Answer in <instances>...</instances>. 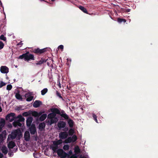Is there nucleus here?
<instances>
[{
    "instance_id": "338daca9",
    "label": "nucleus",
    "mask_w": 158,
    "mask_h": 158,
    "mask_svg": "<svg viewBox=\"0 0 158 158\" xmlns=\"http://www.w3.org/2000/svg\"><path fill=\"white\" fill-rule=\"evenodd\" d=\"M2 5V3H1V2H0V5Z\"/></svg>"
},
{
    "instance_id": "473e14b6",
    "label": "nucleus",
    "mask_w": 158,
    "mask_h": 158,
    "mask_svg": "<svg viewBox=\"0 0 158 158\" xmlns=\"http://www.w3.org/2000/svg\"><path fill=\"white\" fill-rule=\"evenodd\" d=\"M48 89L47 88H44L41 91V94L42 95H44L48 92Z\"/></svg>"
},
{
    "instance_id": "864d4df0",
    "label": "nucleus",
    "mask_w": 158,
    "mask_h": 158,
    "mask_svg": "<svg viewBox=\"0 0 158 158\" xmlns=\"http://www.w3.org/2000/svg\"><path fill=\"white\" fill-rule=\"evenodd\" d=\"M60 112V114H64L65 113V112L63 110H62Z\"/></svg>"
},
{
    "instance_id": "20e7f679",
    "label": "nucleus",
    "mask_w": 158,
    "mask_h": 158,
    "mask_svg": "<svg viewBox=\"0 0 158 158\" xmlns=\"http://www.w3.org/2000/svg\"><path fill=\"white\" fill-rule=\"evenodd\" d=\"M46 51V48L40 49L39 48H35L32 49V52L37 55H40L44 53Z\"/></svg>"
},
{
    "instance_id": "680f3d73",
    "label": "nucleus",
    "mask_w": 158,
    "mask_h": 158,
    "mask_svg": "<svg viewBox=\"0 0 158 158\" xmlns=\"http://www.w3.org/2000/svg\"><path fill=\"white\" fill-rule=\"evenodd\" d=\"M41 1H44V2H46V1H45L44 0H40Z\"/></svg>"
},
{
    "instance_id": "4d7b16f0",
    "label": "nucleus",
    "mask_w": 158,
    "mask_h": 158,
    "mask_svg": "<svg viewBox=\"0 0 158 158\" xmlns=\"http://www.w3.org/2000/svg\"><path fill=\"white\" fill-rule=\"evenodd\" d=\"M69 155H71L72 154V150H70L69 151Z\"/></svg>"
},
{
    "instance_id": "e2e57ef3",
    "label": "nucleus",
    "mask_w": 158,
    "mask_h": 158,
    "mask_svg": "<svg viewBox=\"0 0 158 158\" xmlns=\"http://www.w3.org/2000/svg\"><path fill=\"white\" fill-rule=\"evenodd\" d=\"M52 1L54 2L55 1V0H51Z\"/></svg>"
},
{
    "instance_id": "8fccbe9b",
    "label": "nucleus",
    "mask_w": 158,
    "mask_h": 158,
    "mask_svg": "<svg viewBox=\"0 0 158 158\" xmlns=\"http://www.w3.org/2000/svg\"><path fill=\"white\" fill-rule=\"evenodd\" d=\"M70 158H77V156L75 155H73Z\"/></svg>"
},
{
    "instance_id": "4c0bfd02",
    "label": "nucleus",
    "mask_w": 158,
    "mask_h": 158,
    "mask_svg": "<svg viewBox=\"0 0 158 158\" xmlns=\"http://www.w3.org/2000/svg\"><path fill=\"white\" fill-rule=\"evenodd\" d=\"M92 116L93 118L95 120V121L97 123H98V120L97 119V116L94 113L92 114Z\"/></svg>"
},
{
    "instance_id": "5fc2aeb1",
    "label": "nucleus",
    "mask_w": 158,
    "mask_h": 158,
    "mask_svg": "<svg viewBox=\"0 0 158 158\" xmlns=\"http://www.w3.org/2000/svg\"><path fill=\"white\" fill-rule=\"evenodd\" d=\"M3 156V154L0 152V158H2Z\"/></svg>"
},
{
    "instance_id": "c85d7f7f",
    "label": "nucleus",
    "mask_w": 158,
    "mask_h": 158,
    "mask_svg": "<svg viewBox=\"0 0 158 158\" xmlns=\"http://www.w3.org/2000/svg\"><path fill=\"white\" fill-rule=\"evenodd\" d=\"M31 114V111H29L27 112H25L23 113V115L25 117H27L29 115H30Z\"/></svg>"
},
{
    "instance_id": "aec40b11",
    "label": "nucleus",
    "mask_w": 158,
    "mask_h": 158,
    "mask_svg": "<svg viewBox=\"0 0 158 158\" xmlns=\"http://www.w3.org/2000/svg\"><path fill=\"white\" fill-rule=\"evenodd\" d=\"M47 114H42L39 118V120L41 121H44L47 118Z\"/></svg>"
},
{
    "instance_id": "5701e85b",
    "label": "nucleus",
    "mask_w": 158,
    "mask_h": 158,
    "mask_svg": "<svg viewBox=\"0 0 158 158\" xmlns=\"http://www.w3.org/2000/svg\"><path fill=\"white\" fill-rule=\"evenodd\" d=\"M79 8L84 13L86 14H88V12L86 9L84 7L81 6H79Z\"/></svg>"
},
{
    "instance_id": "49530a36",
    "label": "nucleus",
    "mask_w": 158,
    "mask_h": 158,
    "mask_svg": "<svg viewBox=\"0 0 158 158\" xmlns=\"http://www.w3.org/2000/svg\"><path fill=\"white\" fill-rule=\"evenodd\" d=\"M58 48L63 50L64 48V46L63 45H60V46H59Z\"/></svg>"
},
{
    "instance_id": "052dcab7",
    "label": "nucleus",
    "mask_w": 158,
    "mask_h": 158,
    "mask_svg": "<svg viewBox=\"0 0 158 158\" xmlns=\"http://www.w3.org/2000/svg\"><path fill=\"white\" fill-rule=\"evenodd\" d=\"M33 156H34V157H35V153H33Z\"/></svg>"
},
{
    "instance_id": "9b49d317",
    "label": "nucleus",
    "mask_w": 158,
    "mask_h": 158,
    "mask_svg": "<svg viewBox=\"0 0 158 158\" xmlns=\"http://www.w3.org/2000/svg\"><path fill=\"white\" fill-rule=\"evenodd\" d=\"M66 125L65 122L63 121H60L57 124L58 127L60 129L64 128L65 127Z\"/></svg>"
},
{
    "instance_id": "b1692460",
    "label": "nucleus",
    "mask_w": 158,
    "mask_h": 158,
    "mask_svg": "<svg viewBox=\"0 0 158 158\" xmlns=\"http://www.w3.org/2000/svg\"><path fill=\"white\" fill-rule=\"evenodd\" d=\"M72 142L71 137H69L66 139L64 140V143H70Z\"/></svg>"
},
{
    "instance_id": "a18cd8bd",
    "label": "nucleus",
    "mask_w": 158,
    "mask_h": 158,
    "mask_svg": "<svg viewBox=\"0 0 158 158\" xmlns=\"http://www.w3.org/2000/svg\"><path fill=\"white\" fill-rule=\"evenodd\" d=\"M0 122L2 124L4 125L5 123V121L4 119H3V118H2Z\"/></svg>"
},
{
    "instance_id": "58836bf2",
    "label": "nucleus",
    "mask_w": 158,
    "mask_h": 158,
    "mask_svg": "<svg viewBox=\"0 0 158 158\" xmlns=\"http://www.w3.org/2000/svg\"><path fill=\"white\" fill-rule=\"evenodd\" d=\"M56 95L59 98L63 99V98L61 96V94L60 92H59L57 90L56 91Z\"/></svg>"
},
{
    "instance_id": "09e8293b",
    "label": "nucleus",
    "mask_w": 158,
    "mask_h": 158,
    "mask_svg": "<svg viewBox=\"0 0 158 158\" xmlns=\"http://www.w3.org/2000/svg\"><path fill=\"white\" fill-rule=\"evenodd\" d=\"M69 130L68 127H65L64 128L63 130L64 131H68Z\"/></svg>"
},
{
    "instance_id": "f8f14e48",
    "label": "nucleus",
    "mask_w": 158,
    "mask_h": 158,
    "mask_svg": "<svg viewBox=\"0 0 158 158\" xmlns=\"http://www.w3.org/2000/svg\"><path fill=\"white\" fill-rule=\"evenodd\" d=\"M33 121V118L32 117H28L26 120V125L27 127H30Z\"/></svg>"
},
{
    "instance_id": "6ab92c4d",
    "label": "nucleus",
    "mask_w": 158,
    "mask_h": 158,
    "mask_svg": "<svg viewBox=\"0 0 158 158\" xmlns=\"http://www.w3.org/2000/svg\"><path fill=\"white\" fill-rule=\"evenodd\" d=\"M51 148L54 152L56 153L58 149V146L56 145L53 144L51 146Z\"/></svg>"
},
{
    "instance_id": "ddd939ff",
    "label": "nucleus",
    "mask_w": 158,
    "mask_h": 158,
    "mask_svg": "<svg viewBox=\"0 0 158 158\" xmlns=\"http://www.w3.org/2000/svg\"><path fill=\"white\" fill-rule=\"evenodd\" d=\"M42 104V102L41 101L39 100H36L33 103V106L35 108H37Z\"/></svg>"
},
{
    "instance_id": "69168bd1",
    "label": "nucleus",
    "mask_w": 158,
    "mask_h": 158,
    "mask_svg": "<svg viewBox=\"0 0 158 158\" xmlns=\"http://www.w3.org/2000/svg\"><path fill=\"white\" fill-rule=\"evenodd\" d=\"M1 129H1V128H0V131H1Z\"/></svg>"
},
{
    "instance_id": "0e129e2a",
    "label": "nucleus",
    "mask_w": 158,
    "mask_h": 158,
    "mask_svg": "<svg viewBox=\"0 0 158 158\" xmlns=\"http://www.w3.org/2000/svg\"><path fill=\"white\" fill-rule=\"evenodd\" d=\"M47 64L48 65H49V63L48 62L47 63Z\"/></svg>"
},
{
    "instance_id": "a878e982",
    "label": "nucleus",
    "mask_w": 158,
    "mask_h": 158,
    "mask_svg": "<svg viewBox=\"0 0 158 158\" xmlns=\"http://www.w3.org/2000/svg\"><path fill=\"white\" fill-rule=\"evenodd\" d=\"M64 152L62 149H59L57 150L56 153H57L58 155L59 156H60L61 155L63 154Z\"/></svg>"
},
{
    "instance_id": "7c9ffc66",
    "label": "nucleus",
    "mask_w": 158,
    "mask_h": 158,
    "mask_svg": "<svg viewBox=\"0 0 158 158\" xmlns=\"http://www.w3.org/2000/svg\"><path fill=\"white\" fill-rule=\"evenodd\" d=\"M62 117L64 118L65 119H68L69 118V117L68 115H67L65 113L64 114H59Z\"/></svg>"
},
{
    "instance_id": "2eb2a0df",
    "label": "nucleus",
    "mask_w": 158,
    "mask_h": 158,
    "mask_svg": "<svg viewBox=\"0 0 158 158\" xmlns=\"http://www.w3.org/2000/svg\"><path fill=\"white\" fill-rule=\"evenodd\" d=\"M15 146V142L13 141H11L9 142L7 146L9 149L13 148Z\"/></svg>"
},
{
    "instance_id": "2f4dec72",
    "label": "nucleus",
    "mask_w": 158,
    "mask_h": 158,
    "mask_svg": "<svg viewBox=\"0 0 158 158\" xmlns=\"http://www.w3.org/2000/svg\"><path fill=\"white\" fill-rule=\"evenodd\" d=\"M74 132V130L72 128L70 129L68 132V134L69 135L72 136Z\"/></svg>"
},
{
    "instance_id": "4be33fe9",
    "label": "nucleus",
    "mask_w": 158,
    "mask_h": 158,
    "mask_svg": "<svg viewBox=\"0 0 158 158\" xmlns=\"http://www.w3.org/2000/svg\"><path fill=\"white\" fill-rule=\"evenodd\" d=\"M16 118H18L19 119L17 120L19 121L20 122H24L25 120V118L23 117L21 115H19Z\"/></svg>"
},
{
    "instance_id": "cd10ccee",
    "label": "nucleus",
    "mask_w": 158,
    "mask_h": 158,
    "mask_svg": "<svg viewBox=\"0 0 158 158\" xmlns=\"http://www.w3.org/2000/svg\"><path fill=\"white\" fill-rule=\"evenodd\" d=\"M2 152L4 154H6L8 152L7 148L6 147H2Z\"/></svg>"
},
{
    "instance_id": "412c9836",
    "label": "nucleus",
    "mask_w": 158,
    "mask_h": 158,
    "mask_svg": "<svg viewBox=\"0 0 158 158\" xmlns=\"http://www.w3.org/2000/svg\"><path fill=\"white\" fill-rule=\"evenodd\" d=\"M62 143V141L61 139H60L56 141H54L53 142V144L56 145L58 146V145L61 144Z\"/></svg>"
},
{
    "instance_id": "0eeeda50",
    "label": "nucleus",
    "mask_w": 158,
    "mask_h": 158,
    "mask_svg": "<svg viewBox=\"0 0 158 158\" xmlns=\"http://www.w3.org/2000/svg\"><path fill=\"white\" fill-rule=\"evenodd\" d=\"M29 129L31 135H34L36 133V129L35 124H32L31 126L29 127Z\"/></svg>"
},
{
    "instance_id": "6e6d98bb",
    "label": "nucleus",
    "mask_w": 158,
    "mask_h": 158,
    "mask_svg": "<svg viewBox=\"0 0 158 158\" xmlns=\"http://www.w3.org/2000/svg\"><path fill=\"white\" fill-rule=\"evenodd\" d=\"M131 10L129 9H127L126 10V12H130V11Z\"/></svg>"
},
{
    "instance_id": "393cba45",
    "label": "nucleus",
    "mask_w": 158,
    "mask_h": 158,
    "mask_svg": "<svg viewBox=\"0 0 158 158\" xmlns=\"http://www.w3.org/2000/svg\"><path fill=\"white\" fill-rule=\"evenodd\" d=\"M15 97L17 99L22 101L23 98L22 96L19 94V93H16L15 94Z\"/></svg>"
},
{
    "instance_id": "bb28decb",
    "label": "nucleus",
    "mask_w": 158,
    "mask_h": 158,
    "mask_svg": "<svg viewBox=\"0 0 158 158\" xmlns=\"http://www.w3.org/2000/svg\"><path fill=\"white\" fill-rule=\"evenodd\" d=\"M74 152L76 154H77L80 153V149L78 146H77L75 148Z\"/></svg>"
},
{
    "instance_id": "f257e3e1",
    "label": "nucleus",
    "mask_w": 158,
    "mask_h": 158,
    "mask_svg": "<svg viewBox=\"0 0 158 158\" xmlns=\"http://www.w3.org/2000/svg\"><path fill=\"white\" fill-rule=\"evenodd\" d=\"M19 58L21 59H23L25 61H29L31 60H35V57L33 54L30 53L29 52L23 54L19 56Z\"/></svg>"
},
{
    "instance_id": "dca6fc26",
    "label": "nucleus",
    "mask_w": 158,
    "mask_h": 158,
    "mask_svg": "<svg viewBox=\"0 0 158 158\" xmlns=\"http://www.w3.org/2000/svg\"><path fill=\"white\" fill-rule=\"evenodd\" d=\"M13 125L15 127H16L17 126L19 127H21L22 124L20 123V122H19V121L16 120L14 121L13 123Z\"/></svg>"
},
{
    "instance_id": "de8ad7c7",
    "label": "nucleus",
    "mask_w": 158,
    "mask_h": 158,
    "mask_svg": "<svg viewBox=\"0 0 158 158\" xmlns=\"http://www.w3.org/2000/svg\"><path fill=\"white\" fill-rule=\"evenodd\" d=\"M44 113V112L40 111L39 113H38V117H39L40 116H41L42 114H43V113Z\"/></svg>"
},
{
    "instance_id": "7ed1b4c3",
    "label": "nucleus",
    "mask_w": 158,
    "mask_h": 158,
    "mask_svg": "<svg viewBox=\"0 0 158 158\" xmlns=\"http://www.w3.org/2000/svg\"><path fill=\"white\" fill-rule=\"evenodd\" d=\"M15 114L13 113H11L8 114L6 116V120H8L10 122H12L16 117L15 116Z\"/></svg>"
},
{
    "instance_id": "c756f323",
    "label": "nucleus",
    "mask_w": 158,
    "mask_h": 158,
    "mask_svg": "<svg viewBox=\"0 0 158 158\" xmlns=\"http://www.w3.org/2000/svg\"><path fill=\"white\" fill-rule=\"evenodd\" d=\"M31 114L32 115L35 117H38V112L36 111H31Z\"/></svg>"
},
{
    "instance_id": "bf43d9fd",
    "label": "nucleus",
    "mask_w": 158,
    "mask_h": 158,
    "mask_svg": "<svg viewBox=\"0 0 158 158\" xmlns=\"http://www.w3.org/2000/svg\"><path fill=\"white\" fill-rule=\"evenodd\" d=\"M2 109L1 106H0V112L2 111Z\"/></svg>"
},
{
    "instance_id": "ea45409f",
    "label": "nucleus",
    "mask_w": 158,
    "mask_h": 158,
    "mask_svg": "<svg viewBox=\"0 0 158 158\" xmlns=\"http://www.w3.org/2000/svg\"><path fill=\"white\" fill-rule=\"evenodd\" d=\"M0 39L3 41H6V38L3 35H2L0 36Z\"/></svg>"
},
{
    "instance_id": "13d9d810",
    "label": "nucleus",
    "mask_w": 158,
    "mask_h": 158,
    "mask_svg": "<svg viewBox=\"0 0 158 158\" xmlns=\"http://www.w3.org/2000/svg\"><path fill=\"white\" fill-rule=\"evenodd\" d=\"M79 158H86L85 157V156H82L81 155L80 157H79Z\"/></svg>"
},
{
    "instance_id": "603ef678",
    "label": "nucleus",
    "mask_w": 158,
    "mask_h": 158,
    "mask_svg": "<svg viewBox=\"0 0 158 158\" xmlns=\"http://www.w3.org/2000/svg\"><path fill=\"white\" fill-rule=\"evenodd\" d=\"M57 83H58V85L59 86V88H60L61 87L60 84V81H59Z\"/></svg>"
},
{
    "instance_id": "423d86ee",
    "label": "nucleus",
    "mask_w": 158,
    "mask_h": 158,
    "mask_svg": "<svg viewBox=\"0 0 158 158\" xmlns=\"http://www.w3.org/2000/svg\"><path fill=\"white\" fill-rule=\"evenodd\" d=\"M68 136V133L66 131L61 132L59 134V138L61 139H66Z\"/></svg>"
},
{
    "instance_id": "a19ab883",
    "label": "nucleus",
    "mask_w": 158,
    "mask_h": 158,
    "mask_svg": "<svg viewBox=\"0 0 158 158\" xmlns=\"http://www.w3.org/2000/svg\"><path fill=\"white\" fill-rule=\"evenodd\" d=\"M12 86L11 85H7L6 89L7 90H10L12 88Z\"/></svg>"
},
{
    "instance_id": "f704fd0d",
    "label": "nucleus",
    "mask_w": 158,
    "mask_h": 158,
    "mask_svg": "<svg viewBox=\"0 0 158 158\" xmlns=\"http://www.w3.org/2000/svg\"><path fill=\"white\" fill-rule=\"evenodd\" d=\"M67 156H69V155L65 152H64V153H63V154L61 155L60 157L62 158H65Z\"/></svg>"
},
{
    "instance_id": "a211bd4d",
    "label": "nucleus",
    "mask_w": 158,
    "mask_h": 158,
    "mask_svg": "<svg viewBox=\"0 0 158 158\" xmlns=\"http://www.w3.org/2000/svg\"><path fill=\"white\" fill-rule=\"evenodd\" d=\"M67 122L69 127L70 128H72L73 127L74 123V122L73 120L70 118H69L68 119Z\"/></svg>"
},
{
    "instance_id": "c9c22d12",
    "label": "nucleus",
    "mask_w": 158,
    "mask_h": 158,
    "mask_svg": "<svg viewBox=\"0 0 158 158\" xmlns=\"http://www.w3.org/2000/svg\"><path fill=\"white\" fill-rule=\"evenodd\" d=\"M117 21L119 23H121L123 22L125 23L126 21V20L125 19L121 18H118V19Z\"/></svg>"
},
{
    "instance_id": "39448f33",
    "label": "nucleus",
    "mask_w": 158,
    "mask_h": 158,
    "mask_svg": "<svg viewBox=\"0 0 158 158\" xmlns=\"http://www.w3.org/2000/svg\"><path fill=\"white\" fill-rule=\"evenodd\" d=\"M48 57H43L41 58V59L40 60L37 62L36 63V65H41L44 63L46 62L48 60Z\"/></svg>"
},
{
    "instance_id": "9d476101",
    "label": "nucleus",
    "mask_w": 158,
    "mask_h": 158,
    "mask_svg": "<svg viewBox=\"0 0 158 158\" xmlns=\"http://www.w3.org/2000/svg\"><path fill=\"white\" fill-rule=\"evenodd\" d=\"M25 97L26 98H27L26 101L27 102L31 101L34 98L33 96H31V94L30 93H26L25 95Z\"/></svg>"
},
{
    "instance_id": "72a5a7b5",
    "label": "nucleus",
    "mask_w": 158,
    "mask_h": 158,
    "mask_svg": "<svg viewBox=\"0 0 158 158\" xmlns=\"http://www.w3.org/2000/svg\"><path fill=\"white\" fill-rule=\"evenodd\" d=\"M71 138L72 142H75L77 139V136L76 135H73L71 137Z\"/></svg>"
},
{
    "instance_id": "3c124183",
    "label": "nucleus",
    "mask_w": 158,
    "mask_h": 158,
    "mask_svg": "<svg viewBox=\"0 0 158 158\" xmlns=\"http://www.w3.org/2000/svg\"><path fill=\"white\" fill-rule=\"evenodd\" d=\"M23 44V43H22V41H21L18 44V45H22Z\"/></svg>"
},
{
    "instance_id": "f03ea898",
    "label": "nucleus",
    "mask_w": 158,
    "mask_h": 158,
    "mask_svg": "<svg viewBox=\"0 0 158 158\" xmlns=\"http://www.w3.org/2000/svg\"><path fill=\"white\" fill-rule=\"evenodd\" d=\"M51 111L52 113L48 115V118L51 119L56 117V114H60V111L57 108H52L51 109Z\"/></svg>"
},
{
    "instance_id": "37998d69",
    "label": "nucleus",
    "mask_w": 158,
    "mask_h": 158,
    "mask_svg": "<svg viewBox=\"0 0 158 158\" xmlns=\"http://www.w3.org/2000/svg\"><path fill=\"white\" fill-rule=\"evenodd\" d=\"M6 84L3 81H1L0 83V88H2V87L5 86Z\"/></svg>"
},
{
    "instance_id": "6e6552de",
    "label": "nucleus",
    "mask_w": 158,
    "mask_h": 158,
    "mask_svg": "<svg viewBox=\"0 0 158 158\" xmlns=\"http://www.w3.org/2000/svg\"><path fill=\"white\" fill-rule=\"evenodd\" d=\"M50 119V120H48L47 122L48 125H51L53 123H56L58 121V119L57 117H55Z\"/></svg>"
},
{
    "instance_id": "f3484780",
    "label": "nucleus",
    "mask_w": 158,
    "mask_h": 158,
    "mask_svg": "<svg viewBox=\"0 0 158 158\" xmlns=\"http://www.w3.org/2000/svg\"><path fill=\"white\" fill-rule=\"evenodd\" d=\"M45 127V124L44 122L41 123L39 124V129L41 131H43Z\"/></svg>"
},
{
    "instance_id": "e433bc0d",
    "label": "nucleus",
    "mask_w": 158,
    "mask_h": 158,
    "mask_svg": "<svg viewBox=\"0 0 158 158\" xmlns=\"http://www.w3.org/2000/svg\"><path fill=\"white\" fill-rule=\"evenodd\" d=\"M63 149L65 150H69V147L68 145H64L63 147Z\"/></svg>"
},
{
    "instance_id": "79ce46f5",
    "label": "nucleus",
    "mask_w": 158,
    "mask_h": 158,
    "mask_svg": "<svg viewBox=\"0 0 158 158\" xmlns=\"http://www.w3.org/2000/svg\"><path fill=\"white\" fill-rule=\"evenodd\" d=\"M4 46V44L1 41H0V49H2Z\"/></svg>"
},
{
    "instance_id": "c03bdc74",
    "label": "nucleus",
    "mask_w": 158,
    "mask_h": 158,
    "mask_svg": "<svg viewBox=\"0 0 158 158\" xmlns=\"http://www.w3.org/2000/svg\"><path fill=\"white\" fill-rule=\"evenodd\" d=\"M17 135L15 134H14L13 135H10L12 139H15Z\"/></svg>"
},
{
    "instance_id": "4468645a",
    "label": "nucleus",
    "mask_w": 158,
    "mask_h": 158,
    "mask_svg": "<svg viewBox=\"0 0 158 158\" xmlns=\"http://www.w3.org/2000/svg\"><path fill=\"white\" fill-rule=\"evenodd\" d=\"M24 138L26 141H28L30 139V135L29 132L28 131L25 132L24 134Z\"/></svg>"
},
{
    "instance_id": "1a4fd4ad",
    "label": "nucleus",
    "mask_w": 158,
    "mask_h": 158,
    "mask_svg": "<svg viewBox=\"0 0 158 158\" xmlns=\"http://www.w3.org/2000/svg\"><path fill=\"white\" fill-rule=\"evenodd\" d=\"M1 72L3 73H7L9 72V68L5 66H2L0 68Z\"/></svg>"
}]
</instances>
